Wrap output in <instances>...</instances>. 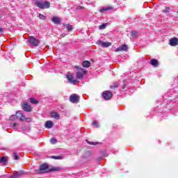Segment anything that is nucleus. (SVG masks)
I'll return each instance as SVG.
<instances>
[{"label": "nucleus", "instance_id": "15", "mask_svg": "<svg viewBox=\"0 0 178 178\" xmlns=\"http://www.w3.org/2000/svg\"><path fill=\"white\" fill-rule=\"evenodd\" d=\"M82 66L83 67H90V66H91V62L88 61V60H85L83 62H82Z\"/></svg>", "mask_w": 178, "mask_h": 178}, {"label": "nucleus", "instance_id": "26", "mask_svg": "<svg viewBox=\"0 0 178 178\" xmlns=\"http://www.w3.org/2000/svg\"><path fill=\"white\" fill-rule=\"evenodd\" d=\"M138 32L136 31H131V37L132 38H136L137 37Z\"/></svg>", "mask_w": 178, "mask_h": 178}, {"label": "nucleus", "instance_id": "30", "mask_svg": "<svg viewBox=\"0 0 178 178\" xmlns=\"http://www.w3.org/2000/svg\"><path fill=\"white\" fill-rule=\"evenodd\" d=\"M99 30H104V29H106V24H102V25L99 26Z\"/></svg>", "mask_w": 178, "mask_h": 178}, {"label": "nucleus", "instance_id": "33", "mask_svg": "<svg viewBox=\"0 0 178 178\" xmlns=\"http://www.w3.org/2000/svg\"><path fill=\"white\" fill-rule=\"evenodd\" d=\"M52 159H62V156H52Z\"/></svg>", "mask_w": 178, "mask_h": 178}, {"label": "nucleus", "instance_id": "13", "mask_svg": "<svg viewBox=\"0 0 178 178\" xmlns=\"http://www.w3.org/2000/svg\"><path fill=\"white\" fill-rule=\"evenodd\" d=\"M150 65H152V66H154V67H158V65H159L158 60H156L155 58L151 59Z\"/></svg>", "mask_w": 178, "mask_h": 178}, {"label": "nucleus", "instance_id": "29", "mask_svg": "<svg viewBox=\"0 0 178 178\" xmlns=\"http://www.w3.org/2000/svg\"><path fill=\"white\" fill-rule=\"evenodd\" d=\"M16 119H17V115H12L10 117V120L15 121V120H16Z\"/></svg>", "mask_w": 178, "mask_h": 178}, {"label": "nucleus", "instance_id": "36", "mask_svg": "<svg viewBox=\"0 0 178 178\" xmlns=\"http://www.w3.org/2000/svg\"><path fill=\"white\" fill-rule=\"evenodd\" d=\"M122 88H123V90H124V88H126V85H124Z\"/></svg>", "mask_w": 178, "mask_h": 178}, {"label": "nucleus", "instance_id": "38", "mask_svg": "<svg viewBox=\"0 0 178 178\" xmlns=\"http://www.w3.org/2000/svg\"><path fill=\"white\" fill-rule=\"evenodd\" d=\"M92 62H95V60H92Z\"/></svg>", "mask_w": 178, "mask_h": 178}, {"label": "nucleus", "instance_id": "5", "mask_svg": "<svg viewBox=\"0 0 178 178\" xmlns=\"http://www.w3.org/2000/svg\"><path fill=\"white\" fill-rule=\"evenodd\" d=\"M111 97H113V94H112L111 91L106 90L103 92V98H104L106 101H108Z\"/></svg>", "mask_w": 178, "mask_h": 178}, {"label": "nucleus", "instance_id": "7", "mask_svg": "<svg viewBox=\"0 0 178 178\" xmlns=\"http://www.w3.org/2000/svg\"><path fill=\"white\" fill-rule=\"evenodd\" d=\"M127 49H129V47H127V44H122L121 46H120L115 49V52H119L120 51H123L124 52H127Z\"/></svg>", "mask_w": 178, "mask_h": 178}, {"label": "nucleus", "instance_id": "14", "mask_svg": "<svg viewBox=\"0 0 178 178\" xmlns=\"http://www.w3.org/2000/svg\"><path fill=\"white\" fill-rule=\"evenodd\" d=\"M51 118H54V119H56V120H59L60 115L56 112H52L51 113Z\"/></svg>", "mask_w": 178, "mask_h": 178}, {"label": "nucleus", "instance_id": "21", "mask_svg": "<svg viewBox=\"0 0 178 178\" xmlns=\"http://www.w3.org/2000/svg\"><path fill=\"white\" fill-rule=\"evenodd\" d=\"M8 162V159H6V156H2L0 158V163H6Z\"/></svg>", "mask_w": 178, "mask_h": 178}, {"label": "nucleus", "instance_id": "8", "mask_svg": "<svg viewBox=\"0 0 178 178\" xmlns=\"http://www.w3.org/2000/svg\"><path fill=\"white\" fill-rule=\"evenodd\" d=\"M67 79L70 83H72V84H76V83H79V81H77V79H74V77L72 74L67 75Z\"/></svg>", "mask_w": 178, "mask_h": 178}, {"label": "nucleus", "instance_id": "23", "mask_svg": "<svg viewBox=\"0 0 178 178\" xmlns=\"http://www.w3.org/2000/svg\"><path fill=\"white\" fill-rule=\"evenodd\" d=\"M112 9H113V7L108 6V7L103 8L100 11L104 12V11H106V10H112Z\"/></svg>", "mask_w": 178, "mask_h": 178}, {"label": "nucleus", "instance_id": "12", "mask_svg": "<svg viewBox=\"0 0 178 178\" xmlns=\"http://www.w3.org/2000/svg\"><path fill=\"white\" fill-rule=\"evenodd\" d=\"M44 127L46 129H52V127H54V122H52L51 120L47 121L44 124Z\"/></svg>", "mask_w": 178, "mask_h": 178}, {"label": "nucleus", "instance_id": "2", "mask_svg": "<svg viewBox=\"0 0 178 178\" xmlns=\"http://www.w3.org/2000/svg\"><path fill=\"white\" fill-rule=\"evenodd\" d=\"M35 3L38 8H40V9H49L51 6V3L48 1H45L44 3L41 1H35Z\"/></svg>", "mask_w": 178, "mask_h": 178}, {"label": "nucleus", "instance_id": "25", "mask_svg": "<svg viewBox=\"0 0 178 178\" xmlns=\"http://www.w3.org/2000/svg\"><path fill=\"white\" fill-rule=\"evenodd\" d=\"M50 143H51V144H52V145H54L56 144V143H58V140H56V138H51L50 139Z\"/></svg>", "mask_w": 178, "mask_h": 178}, {"label": "nucleus", "instance_id": "19", "mask_svg": "<svg viewBox=\"0 0 178 178\" xmlns=\"http://www.w3.org/2000/svg\"><path fill=\"white\" fill-rule=\"evenodd\" d=\"M118 87H119V83H118V82H115L113 85L110 86V88L111 90H116V88H118Z\"/></svg>", "mask_w": 178, "mask_h": 178}, {"label": "nucleus", "instance_id": "28", "mask_svg": "<svg viewBox=\"0 0 178 178\" xmlns=\"http://www.w3.org/2000/svg\"><path fill=\"white\" fill-rule=\"evenodd\" d=\"M31 103L37 104H38V101L37 99H35V98H31Z\"/></svg>", "mask_w": 178, "mask_h": 178}, {"label": "nucleus", "instance_id": "11", "mask_svg": "<svg viewBox=\"0 0 178 178\" xmlns=\"http://www.w3.org/2000/svg\"><path fill=\"white\" fill-rule=\"evenodd\" d=\"M99 45H102V47H104V48H108V47H111V44L110 42H104L102 40L99 41Z\"/></svg>", "mask_w": 178, "mask_h": 178}, {"label": "nucleus", "instance_id": "6", "mask_svg": "<svg viewBox=\"0 0 178 178\" xmlns=\"http://www.w3.org/2000/svg\"><path fill=\"white\" fill-rule=\"evenodd\" d=\"M22 109L25 111V112H31L33 108H31V106L27 102H24L22 106Z\"/></svg>", "mask_w": 178, "mask_h": 178}, {"label": "nucleus", "instance_id": "17", "mask_svg": "<svg viewBox=\"0 0 178 178\" xmlns=\"http://www.w3.org/2000/svg\"><path fill=\"white\" fill-rule=\"evenodd\" d=\"M13 155L14 159H15V161H19V159H20V154H18L17 152H14L13 153Z\"/></svg>", "mask_w": 178, "mask_h": 178}, {"label": "nucleus", "instance_id": "4", "mask_svg": "<svg viewBox=\"0 0 178 178\" xmlns=\"http://www.w3.org/2000/svg\"><path fill=\"white\" fill-rule=\"evenodd\" d=\"M70 101L72 104H77L80 101V96L77 94H72L70 96Z\"/></svg>", "mask_w": 178, "mask_h": 178}, {"label": "nucleus", "instance_id": "27", "mask_svg": "<svg viewBox=\"0 0 178 178\" xmlns=\"http://www.w3.org/2000/svg\"><path fill=\"white\" fill-rule=\"evenodd\" d=\"M38 17L40 19V20H45V19H47V17L42 14H39Z\"/></svg>", "mask_w": 178, "mask_h": 178}, {"label": "nucleus", "instance_id": "20", "mask_svg": "<svg viewBox=\"0 0 178 178\" xmlns=\"http://www.w3.org/2000/svg\"><path fill=\"white\" fill-rule=\"evenodd\" d=\"M64 27L66 30H68V31H72L73 30V26L70 24H65Z\"/></svg>", "mask_w": 178, "mask_h": 178}, {"label": "nucleus", "instance_id": "32", "mask_svg": "<svg viewBox=\"0 0 178 178\" xmlns=\"http://www.w3.org/2000/svg\"><path fill=\"white\" fill-rule=\"evenodd\" d=\"M170 10V8H169V7H165V8L163 10V13H169V10Z\"/></svg>", "mask_w": 178, "mask_h": 178}, {"label": "nucleus", "instance_id": "16", "mask_svg": "<svg viewBox=\"0 0 178 178\" xmlns=\"http://www.w3.org/2000/svg\"><path fill=\"white\" fill-rule=\"evenodd\" d=\"M83 74H84V72H83V71H78L76 72V78L79 80H81V79H83Z\"/></svg>", "mask_w": 178, "mask_h": 178}, {"label": "nucleus", "instance_id": "34", "mask_svg": "<svg viewBox=\"0 0 178 178\" xmlns=\"http://www.w3.org/2000/svg\"><path fill=\"white\" fill-rule=\"evenodd\" d=\"M11 126H13V127H16V126H17V123L16 122L12 123Z\"/></svg>", "mask_w": 178, "mask_h": 178}, {"label": "nucleus", "instance_id": "1", "mask_svg": "<svg viewBox=\"0 0 178 178\" xmlns=\"http://www.w3.org/2000/svg\"><path fill=\"white\" fill-rule=\"evenodd\" d=\"M60 170V167H51L49 168V165L47 163H43L40 165L39 170H36L35 172L37 175L42 173H49V172H59Z\"/></svg>", "mask_w": 178, "mask_h": 178}, {"label": "nucleus", "instance_id": "22", "mask_svg": "<svg viewBox=\"0 0 178 178\" xmlns=\"http://www.w3.org/2000/svg\"><path fill=\"white\" fill-rule=\"evenodd\" d=\"M86 141L87 144H89L90 145H98V144H99V143H98V142H91L88 140H86Z\"/></svg>", "mask_w": 178, "mask_h": 178}, {"label": "nucleus", "instance_id": "18", "mask_svg": "<svg viewBox=\"0 0 178 178\" xmlns=\"http://www.w3.org/2000/svg\"><path fill=\"white\" fill-rule=\"evenodd\" d=\"M52 22H54L55 24H59V23H60V19H59V17H53Z\"/></svg>", "mask_w": 178, "mask_h": 178}, {"label": "nucleus", "instance_id": "35", "mask_svg": "<svg viewBox=\"0 0 178 178\" xmlns=\"http://www.w3.org/2000/svg\"><path fill=\"white\" fill-rule=\"evenodd\" d=\"M5 32V29H3V28H0V33H4Z\"/></svg>", "mask_w": 178, "mask_h": 178}, {"label": "nucleus", "instance_id": "9", "mask_svg": "<svg viewBox=\"0 0 178 178\" xmlns=\"http://www.w3.org/2000/svg\"><path fill=\"white\" fill-rule=\"evenodd\" d=\"M170 45L171 47H176V45H178V38H172L170 40Z\"/></svg>", "mask_w": 178, "mask_h": 178}, {"label": "nucleus", "instance_id": "31", "mask_svg": "<svg viewBox=\"0 0 178 178\" xmlns=\"http://www.w3.org/2000/svg\"><path fill=\"white\" fill-rule=\"evenodd\" d=\"M93 126H95V127H99V124H98V121L94 120L92 122Z\"/></svg>", "mask_w": 178, "mask_h": 178}, {"label": "nucleus", "instance_id": "10", "mask_svg": "<svg viewBox=\"0 0 178 178\" xmlns=\"http://www.w3.org/2000/svg\"><path fill=\"white\" fill-rule=\"evenodd\" d=\"M16 115H17V118H19V120L21 122H24V119H26V117H24V113H22V111H17Z\"/></svg>", "mask_w": 178, "mask_h": 178}, {"label": "nucleus", "instance_id": "3", "mask_svg": "<svg viewBox=\"0 0 178 178\" xmlns=\"http://www.w3.org/2000/svg\"><path fill=\"white\" fill-rule=\"evenodd\" d=\"M29 44L33 45L34 47H38L40 45V40L34 38V36H29L28 38Z\"/></svg>", "mask_w": 178, "mask_h": 178}, {"label": "nucleus", "instance_id": "24", "mask_svg": "<svg viewBox=\"0 0 178 178\" xmlns=\"http://www.w3.org/2000/svg\"><path fill=\"white\" fill-rule=\"evenodd\" d=\"M75 69H77V70H79V72H83V74H86L87 71L84 70L83 68L79 67V65H76L75 66Z\"/></svg>", "mask_w": 178, "mask_h": 178}, {"label": "nucleus", "instance_id": "37", "mask_svg": "<svg viewBox=\"0 0 178 178\" xmlns=\"http://www.w3.org/2000/svg\"><path fill=\"white\" fill-rule=\"evenodd\" d=\"M26 120H30V118H26V119H25Z\"/></svg>", "mask_w": 178, "mask_h": 178}]
</instances>
